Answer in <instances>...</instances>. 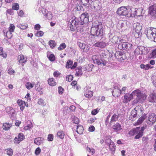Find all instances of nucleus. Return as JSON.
I'll list each match as a JSON object with an SVG mask.
<instances>
[{
  "mask_svg": "<svg viewBox=\"0 0 156 156\" xmlns=\"http://www.w3.org/2000/svg\"><path fill=\"white\" fill-rule=\"evenodd\" d=\"M138 128L136 127V128L131 130L129 131V134L130 136H133L134 135L136 134V132L138 131Z\"/></svg>",
  "mask_w": 156,
  "mask_h": 156,
  "instance_id": "39",
  "label": "nucleus"
},
{
  "mask_svg": "<svg viewBox=\"0 0 156 156\" xmlns=\"http://www.w3.org/2000/svg\"><path fill=\"white\" fill-rule=\"evenodd\" d=\"M43 140V138L42 137L36 138L34 140V143L37 145H39L42 143V141Z\"/></svg>",
  "mask_w": 156,
  "mask_h": 156,
  "instance_id": "29",
  "label": "nucleus"
},
{
  "mask_svg": "<svg viewBox=\"0 0 156 156\" xmlns=\"http://www.w3.org/2000/svg\"><path fill=\"white\" fill-rule=\"evenodd\" d=\"M119 117V114H114L112 116L111 120L110 122V123L111 124V123L112 122H115L117 121Z\"/></svg>",
  "mask_w": 156,
  "mask_h": 156,
  "instance_id": "31",
  "label": "nucleus"
},
{
  "mask_svg": "<svg viewBox=\"0 0 156 156\" xmlns=\"http://www.w3.org/2000/svg\"><path fill=\"white\" fill-rule=\"evenodd\" d=\"M37 104L43 106H44L46 104L45 101L42 98H39L38 99Z\"/></svg>",
  "mask_w": 156,
  "mask_h": 156,
  "instance_id": "38",
  "label": "nucleus"
},
{
  "mask_svg": "<svg viewBox=\"0 0 156 156\" xmlns=\"http://www.w3.org/2000/svg\"><path fill=\"white\" fill-rule=\"evenodd\" d=\"M121 90L119 88H115L112 92V95L115 97H118L121 94Z\"/></svg>",
  "mask_w": 156,
  "mask_h": 156,
  "instance_id": "22",
  "label": "nucleus"
},
{
  "mask_svg": "<svg viewBox=\"0 0 156 156\" xmlns=\"http://www.w3.org/2000/svg\"><path fill=\"white\" fill-rule=\"evenodd\" d=\"M108 52H105V51H102L101 53V56L103 57L104 58H107V55H108Z\"/></svg>",
  "mask_w": 156,
  "mask_h": 156,
  "instance_id": "57",
  "label": "nucleus"
},
{
  "mask_svg": "<svg viewBox=\"0 0 156 156\" xmlns=\"http://www.w3.org/2000/svg\"><path fill=\"white\" fill-rule=\"evenodd\" d=\"M27 123V125L24 128V129L25 130H29L33 127V124L30 121H28Z\"/></svg>",
  "mask_w": 156,
  "mask_h": 156,
  "instance_id": "30",
  "label": "nucleus"
},
{
  "mask_svg": "<svg viewBox=\"0 0 156 156\" xmlns=\"http://www.w3.org/2000/svg\"><path fill=\"white\" fill-rule=\"evenodd\" d=\"M141 115H142L141 116L137 122L134 124V126H136L141 124L147 117V114H142Z\"/></svg>",
  "mask_w": 156,
  "mask_h": 156,
  "instance_id": "16",
  "label": "nucleus"
},
{
  "mask_svg": "<svg viewBox=\"0 0 156 156\" xmlns=\"http://www.w3.org/2000/svg\"><path fill=\"white\" fill-rule=\"evenodd\" d=\"M100 2L98 0H95L92 1L90 4V7L94 9H97L99 5Z\"/></svg>",
  "mask_w": 156,
  "mask_h": 156,
  "instance_id": "21",
  "label": "nucleus"
},
{
  "mask_svg": "<svg viewBox=\"0 0 156 156\" xmlns=\"http://www.w3.org/2000/svg\"><path fill=\"white\" fill-rule=\"evenodd\" d=\"M76 76H81L83 74L82 67L81 66L78 67L76 69Z\"/></svg>",
  "mask_w": 156,
  "mask_h": 156,
  "instance_id": "27",
  "label": "nucleus"
},
{
  "mask_svg": "<svg viewBox=\"0 0 156 156\" xmlns=\"http://www.w3.org/2000/svg\"><path fill=\"white\" fill-rule=\"evenodd\" d=\"M99 110V109L98 108L94 109L92 111L91 114L93 115H95L98 112Z\"/></svg>",
  "mask_w": 156,
  "mask_h": 156,
  "instance_id": "55",
  "label": "nucleus"
},
{
  "mask_svg": "<svg viewBox=\"0 0 156 156\" xmlns=\"http://www.w3.org/2000/svg\"><path fill=\"white\" fill-rule=\"evenodd\" d=\"M130 10L129 11L130 13L129 15V17H133L135 16L136 15H138L139 14H136V12L137 11L136 9L134 8H130Z\"/></svg>",
  "mask_w": 156,
  "mask_h": 156,
  "instance_id": "23",
  "label": "nucleus"
},
{
  "mask_svg": "<svg viewBox=\"0 0 156 156\" xmlns=\"http://www.w3.org/2000/svg\"><path fill=\"white\" fill-rule=\"evenodd\" d=\"M45 16L46 18L48 20H51L52 18V14L50 12L46 13Z\"/></svg>",
  "mask_w": 156,
  "mask_h": 156,
  "instance_id": "45",
  "label": "nucleus"
},
{
  "mask_svg": "<svg viewBox=\"0 0 156 156\" xmlns=\"http://www.w3.org/2000/svg\"><path fill=\"white\" fill-rule=\"evenodd\" d=\"M57 135L60 138L63 139L64 137L65 133L63 131L60 130L57 132Z\"/></svg>",
  "mask_w": 156,
  "mask_h": 156,
  "instance_id": "36",
  "label": "nucleus"
},
{
  "mask_svg": "<svg viewBox=\"0 0 156 156\" xmlns=\"http://www.w3.org/2000/svg\"><path fill=\"white\" fill-rule=\"evenodd\" d=\"M19 8V5L17 3H14L12 5V8L13 9L15 10H18Z\"/></svg>",
  "mask_w": 156,
  "mask_h": 156,
  "instance_id": "49",
  "label": "nucleus"
},
{
  "mask_svg": "<svg viewBox=\"0 0 156 156\" xmlns=\"http://www.w3.org/2000/svg\"><path fill=\"white\" fill-rule=\"evenodd\" d=\"M123 40L121 39L120 40L121 43H119L118 46V48L120 50H129L132 48V44L127 42H122Z\"/></svg>",
  "mask_w": 156,
  "mask_h": 156,
  "instance_id": "8",
  "label": "nucleus"
},
{
  "mask_svg": "<svg viewBox=\"0 0 156 156\" xmlns=\"http://www.w3.org/2000/svg\"><path fill=\"white\" fill-rule=\"evenodd\" d=\"M5 150H7V154L9 156H12L13 154V151L12 150L9 148L8 149H6Z\"/></svg>",
  "mask_w": 156,
  "mask_h": 156,
  "instance_id": "51",
  "label": "nucleus"
},
{
  "mask_svg": "<svg viewBox=\"0 0 156 156\" xmlns=\"http://www.w3.org/2000/svg\"><path fill=\"white\" fill-rule=\"evenodd\" d=\"M149 14L153 16L156 15V6L152 5L149 7Z\"/></svg>",
  "mask_w": 156,
  "mask_h": 156,
  "instance_id": "18",
  "label": "nucleus"
},
{
  "mask_svg": "<svg viewBox=\"0 0 156 156\" xmlns=\"http://www.w3.org/2000/svg\"><path fill=\"white\" fill-rule=\"evenodd\" d=\"M77 81L75 80L73 81L71 83V85L73 86H74V87H76V89L78 90V88L77 86Z\"/></svg>",
  "mask_w": 156,
  "mask_h": 156,
  "instance_id": "61",
  "label": "nucleus"
},
{
  "mask_svg": "<svg viewBox=\"0 0 156 156\" xmlns=\"http://www.w3.org/2000/svg\"><path fill=\"white\" fill-rule=\"evenodd\" d=\"M133 95H136L137 99L142 102L145 100L146 97L145 94L141 92L139 89H136L132 92Z\"/></svg>",
  "mask_w": 156,
  "mask_h": 156,
  "instance_id": "7",
  "label": "nucleus"
},
{
  "mask_svg": "<svg viewBox=\"0 0 156 156\" xmlns=\"http://www.w3.org/2000/svg\"><path fill=\"white\" fill-rule=\"evenodd\" d=\"M54 136L53 135L49 134L48 136V140L49 141H52L53 140Z\"/></svg>",
  "mask_w": 156,
  "mask_h": 156,
  "instance_id": "58",
  "label": "nucleus"
},
{
  "mask_svg": "<svg viewBox=\"0 0 156 156\" xmlns=\"http://www.w3.org/2000/svg\"><path fill=\"white\" fill-rule=\"evenodd\" d=\"M106 143L108 146L110 150L112 152H114L115 150V146L114 142L108 138L106 140Z\"/></svg>",
  "mask_w": 156,
  "mask_h": 156,
  "instance_id": "12",
  "label": "nucleus"
},
{
  "mask_svg": "<svg viewBox=\"0 0 156 156\" xmlns=\"http://www.w3.org/2000/svg\"><path fill=\"white\" fill-rule=\"evenodd\" d=\"M73 61H71L70 60H69L67 62L66 67L67 68H71L72 66V65L73 64Z\"/></svg>",
  "mask_w": 156,
  "mask_h": 156,
  "instance_id": "42",
  "label": "nucleus"
},
{
  "mask_svg": "<svg viewBox=\"0 0 156 156\" xmlns=\"http://www.w3.org/2000/svg\"><path fill=\"white\" fill-rule=\"evenodd\" d=\"M49 44L51 48H53L55 46L56 43L55 41L51 40L49 41Z\"/></svg>",
  "mask_w": 156,
  "mask_h": 156,
  "instance_id": "43",
  "label": "nucleus"
},
{
  "mask_svg": "<svg viewBox=\"0 0 156 156\" xmlns=\"http://www.w3.org/2000/svg\"><path fill=\"white\" fill-rule=\"evenodd\" d=\"M73 79V77L72 75H68L66 77V80L69 82L71 81Z\"/></svg>",
  "mask_w": 156,
  "mask_h": 156,
  "instance_id": "56",
  "label": "nucleus"
},
{
  "mask_svg": "<svg viewBox=\"0 0 156 156\" xmlns=\"http://www.w3.org/2000/svg\"><path fill=\"white\" fill-rule=\"evenodd\" d=\"M141 115H142L141 116L137 122L134 124V126H136L141 124L147 117V114H142Z\"/></svg>",
  "mask_w": 156,
  "mask_h": 156,
  "instance_id": "17",
  "label": "nucleus"
},
{
  "mask_svg": "<svg viewBox=\"0 0 156 156\" xmlns=\"http://www.w3.org/2000/svg\"><path fill=\"white\" fill-rule=\"evenodd\" d=\"M151 58H156V48L154 49L151 53L150 54Z\"/></svg>",
  "mask_w": 156,
  "mask_h": 156,
  "instance_id": "46",
  "label": "nucleus"
},
{
  "mask_svg": "<svg viewBox=\"0 0 156 156\" xmlns=\"http://www.w3.org/2000/svg\"><path fill=\"white\" fill-rule=\"evenodd\" d=\"M133 33L136 38H138L140 35L141 34L142 26L138 23H135L133 24Z\"/></svg>",
  "mask_w": 156,
  "mask_h": 156,
  "instance_id": "5",
  "label": "nucleus"
},
{
  "mask_svg": "<svg viewBox=\"0 0 156 156\" xmlns=\"http://www.w3.org/2000/svg\"><path fill=\"white\" fill-rule=\"evenodd\" d=\"M35 83L34 82L32 83L30 82H27L26 84V87L29 90H30L34 86Z\"/></svg>",
  "mask_w": 156,
  "mask_h": 156,
  "instance_id": "33",
  "label": "nucleus"
},
{
  "mask_svg": "<svg viewBox=\"0 0 156 156\" xmlns=\"http://www.w3.org/2000/svg\"><path fill=\"white\" fill-rule=\"evenodd\" d=\"M44 34V33L42 31H37L35 34V36L38 37H41Z\"/></svg>",
  "mask_w": 156,
  "mask_h": 156,
  "instance_id": "47",
  "label": "nucleus"
},
{
  "mask_svg": "<svg viewBox=\"0 0 156 156\" xmlns=\"http://www.w3.org/2000/svg\"><path fill=\"white\" fill-rule=\"evenodd\" d=\"M147 36L148 39L156 42V28L150 27L148 28Z\"/></svg>",
  "mask_w": 156,
  "mask_h": 156,
  "instance_id": "4",
  "label": "nucleus"
},
{
  "mask_svg": "<svg viewBox=\"0 0 156 156\" xmlns=\"http://www.w3.org/2000/svg\"><path fill=\"white\" fill-rule=\"evenodd\" d=\"M76 129V132L78 133L81 134L83 133L84 129L82 126L79 125L77 126Z\"/></svg>",
  "mask_w": 156,
  "mask_h": 156,
  "instance_id": "28",
  "label": "nucleus"
},
{
  "mask_svg": "<svg viewBox=\"0 0 156 156\" xmlns=\"http://www.w3.org/2000/svg\"><path fill=\"white\" fill-rule=\"evenodd\" d=\"M90 49V47L87 44H85L82 49L83 51L85 52H87L89 51Z\"/></svg>",
  "mask_w": 156,
  "mask_h": 156,
  "instance_id": "44",
  "label": "nucleus"
},
{
  "mask_svg": "<svg viewBox=\"0 0 156 156\" xmlns=\"http://www.w3.org/2000/svg\"><path fill=\"white\" fill-rule=\"evenodd\" d=\"M87 149L89 152H91L93 154L95 153V150L93 148H90V147H87Z\"/></svg>",
  "mask_w": 156,
  "mask_h": 156,
  "instance_id": "59",
  "label": "nucleus"
},
{
  "mask_svg": "<svg viewBox=\"0 0 156 156\" xmlns=\"http://www.w3.org/2000/svg\"><path fill=\"white\" fill-rule=\"evenodd\" d=\"M0 55L4 58H6L7 54L5 53H3V48L2 47H0Z\"/></svg>",
  "mask_w": 156,
  "mask_h": 156,
  "instance_id": "48",
  "label": "nucleus"
},
{
  "mask_svg": "<svg viewBox=\"0 0 156 156\" xmlns=\"http://www.w3.org/2000/svg\"><path fill=\"white\" fill-rule=\"evenodd\" d=\"M156 121V115L154 113L149 114L146 120L147 124L150 126L153 125Z\"/></svg>",
  "mask_w": 156,
  "mask_h": 156,
  "instance_id": "9",
  "label": "nucleus"
},
{
  "mask_svg": "<svg viewBox=\"0 0 156 156\" xmlns=\"http://www.w3.org/2000/svg\"><path fill=\"white\" fill-rule=\"evenodd\" d=\"M149 101L151 102H154L155 101L156 98V93H151L149 97Z\"/></svg>",
  "mask_w": 156,
  "mask_h": 156,
  "instance_id": "26",
  "label": "nucleus"
},
{
  "mask_svg": "<svg viewBox=\"0 0 156 156\" xmlns=\"http://www.w3.org/2000/svg\"><path fill=\"white\" fill-rule=\"evenodd\" d=\"M106 44L105 42L103 41H98L97 42L94 43L93 46L100 48H104L106 46Z\"/></svg>",
  "mask_w": 156,
  "mask_h": 156,
  "instance_id": "19",
  "label": "nucleus"
},
{
  "mask_svg": "<svg viewBox=\"0 0 156 156\" xmlns=\"http://www.w3.org/2000/svg\"><path fill=\"white\" fill-rule=\"evenodd\" d=\"M41 149L39 147L37 148L35 151V154L36 155H38L40 153Z\"/></svg>",
  "mask_w": 156,
  "mask_h": 156,
  "instance_id": "60",
  "label": "nucleus"
},
{
  "mask_svg": "<svg viewBox=\"0 0 156 156\" xmlns=\"http://www.w3.org/2000/svg\"><path fill=\"white\" fill-rule=\"evenodd\" d=\"M112 128L114 132L117 133H119L122 129L121 124L118 122L115 123L113 126Z\"/></svg>",
  "mask_w": 156,
  "mask_h": 156,
  "instance_id": "15",
  "label": "nucleus"
},
{
  "mask_svg": "<svg viewBox=\"0 0 156 156\" xmlns=\"http://www.w3.org/2000/svg\"><path fill=\"white\" fill-rule=\"evenodd\" d=\"M119 40V38L117 36H113L111 39V42L114 44L117 43Z\"/></svg>",
  "mask_w": 156,
  "mask_h": 156,
  "instance_id": "37",
  "label": "nucleus"
},
{
  "mask_svg": "<svg viewBox=\"0 0 156 156\" xmlns=\"http://www.w3.org/2000/svg\"><path fill=\"white\" fill-rule=\"evenodd\" d=\"M130 7L126 6H121L119 8L117 11V13L120 16H125L129 17L130 12Z\"/></svg>",
  "mask_w": 156,
  "mask_h": 156,
  "instance_id": "6",
  "label": "nucleus"
},
{
  "mask_svg": "<svg viewBox=\"0 0 156 156\" xmlns=\"http://www.w3.org/2000/svg\"><path fill=\"white\" fill-rule=\"evenodd\" d=\"M12 36V32L8 31L6 32V36L9 39L11 38Z\"/></svg>",
  "mask_w": 156,
  "mask_h": 156,
  "instance_id": "54",
  "label": "nucleus"
},
{
  "mask_svg": "<svg viewBox=\"0 0 156 156\" xmlns=\"http://www.w3.org/2000/svg\"><path fill=\"white\" fill-rule=\"evenodd\" d=\"M133 98V94L132 92L129 96L125 95L124 96V99L123 101V102L125 103H127L130 101Z\"/></svg>",
  "mask_w": 156,
  "mask_h": 156,
  "instance_id": "20",
  "label": "nucleus"
},
{
  "mask_svg": "<svg viewBox=\"0 0 156 156\" xmlns=\"http://www.w3.org/2000/svg\"><path fill=\"white\" fill-rule=\"evenodd\" d=\"M66 47V46L65 43H62L60 45L59 47L58 48V49L59 50H62L65 48Z\"/></svg>",
  "mask_w": 156,
  "mask_h": 156,
  "instance_id": "50",
  "label": "nucleus"
},
{
  "mask_svg": "<svg viewBox=\"0 0 156 156\" xmlns=\"http://www.w3.org/2000/svg\"><path fill=\"white\" fill-rule=\"evenodd\" d=\"M98 56L96 55H93L92 57V59L94 63H96L98 65L105 66L106 65V63L103 60L100 61L98 58Z\"/></svg>",
  "mask_w": 156,
  "mask_h": 156,
  "instance_id": "13",
  "label": "nucleus"
},
{
  "mask_svg": "<svg viewBox=\"0 0 156 156\" xmlns=\"http://www.w3.org/2000/svg\"><path fill=\"white\" fill-rule=\"evenodd\" d=\"M137 128H138V131H136V134H137V135L135 137V139H139L142 136L144 129L143 126L141 127L140 128V127H137Z\"/></svg>",
  "mask_w": 156,
  "mask_h": 156,
  "instance_id": "14",
  "label": "nucleus"
},
{
  "mask_svg": "<svg viewBox=\"0 0 156 156\" xmlns=\"http://www.w3.org/2000/svg\"><path fill=\"white\" fill-rule=\"evenodd\" d=\"M143 112L144 108L141 105H138L132 111L131 116L129 117V119L133 121V119H132L133 117L135 118L137 115L140 116L141 115H142Z\"/></svg>",
  "mask_w": 156,
  "mask_h": 156,
  "instance_id": "3",
  "label": "nucleus"
},
{
  "mask_svg": "<svg viewBox=\"0 0 156 156\" xmlns=\"http://www.w3.org/2000/svg\"><path fill=\"white\" fill-rule=\"evenodd\" d=\"M85 91L84 95L86 98H90L93 96V92L91 90H89L88 89H87Z\"/></svg>",
  "mask_w": 156,
  "mask_h": 156,
  "instance_id": "25",
  "label": "nucleus"
},
{
  "mask_svg": "<svg viewBox=\"0 0 156 156\" xmlns=\"http://www.w3.org/2000/svg\"><path fill=\"white\" fill-rule=\"evenodd\" d=\"M47 57L51 61L53 62L55 60V57L53 54H50V55H47Z\"/></svg>",
  "mask_w": 156,
  "mask_h": 156,
  "instance_id": "40",
  "label": "nucleus"
},
{
  "mask_svg": "<svg viewBox=\"0 0 156 156\" xmlns=\"http://www.w3.org/2000/svg\"><path fill=\"white\" fill-rule=\"evenodd\" d=\"M27 61V58L25 57L23 55H21L20 56V63L22 64L23 66V64L25 63Z\"/></svg>",
  "mask_w": 156,
  "mask_h": 156,
  "instance_id": "35",
  "label": "nucleus"
},
{
  "mask_svg": "<svg viewBox=\"0 0 156 156\" xmlns=\"http://www.w3.org/2000/svg\"><path fill=\"white\" fill-rule=\"evenodd\" d=\"M61 73L58 71H55L53 73V76L55 77H57L59 76L60 75Z\"/></svg>",
  "mask_w": 156,
  "mask_h": 156,
  "instance_id": "62",
  "label": "nucleus"
},
{
  "mask_svg": "<svg viewBox=\"0 0 156 156\" xmlns=\"http://www.w3.org/2000/svg\"><path fill=\"white\" fill-rule=\"evenodd\" d=\"M115 55V58L119 61L121 62L126 58V55L121 51H116Z\"/></svg>",
  "mask_w": 156,
  "mask_h": 156,
  "instance_id": "10",
  "label": "nucleus"
},
{
  "mask_svg": "<svg viewBox=\"0 0 156 156\" xmlns=\"http://www.w3.org/2000/svg\"><path fill=\"white\" fill-rule=\"evenodd\" d=\"M47 81L48 84L51 86H54L57 84V83L55 79L53 78H49L48 79Z\"/></svg>",
  "mask_w": 156,
  "mask_h": 156,
  "instance_id": "24",
  "label": "nucleus"
},
{
  "mask_svg": "<svg viewBox=\"0 0 156 156\" xmlns=\"http://www.w3.org/2000/svg\"><path fill=\"white\" fill-rule=\"evenodd\" d=\"M5 110L9 114L13 113H14V110L12 107H7L5 108Z\"/></svg>",
  "mask_w": 156,
  "mask_h": 156,
  "instance_id": "41",
  "label": "nucleus"
},
{
  "mask_svg": "<svg viewBox=\"0 0 156 156\" xmlns=\"http://www.w3.org/2000/svg\"><path fill=\"white\" fill-rule=\"evenodd\" d=\"M12 126V125L11 124L5 123L3 124L2 128L5 130H8Z\"/></svg>",
  "mask_w": 156,
  "mask_h": 156,
  "instance_id": "32",
  "label": "nucleus"
},
{
  "mask_svg": "<svg viewBox=\"0 0 156 156\" xmlns=\"http://www.w3.org/2000/svg\"><path fill=\"white\" fill-rule=\"evenodd\" d=\"M77 44L80 49H83L86 44L80 42H77Z\"/></svg>",
  "mask_w": 156,
  "mask_h": 156,
  "instance_id": "53",
  "label": "nucleus"
},
{
  "mask_svg": "<svg viewBox=\"0 0 156 156\" xmlns=\"http://www.w3.org/2000/svg\"><path fill=\"white\" fill-rule=\"evenodd\" d=\"M58 92L59 94H62L63 92L64 89L61 87H58Z\"/></svg>",
  "mask_w": 156,
  "mask_h": 156,
  "instance_id": "63",
  "label": "nucleus"
},
{
  "mask_svg": "<svg viewBox=\"0 0 156 156\" xmlns=\"http://www.w3.org/2000/svg\"><path fill=\"white\" fill-rule=\"evenodd\" d=\"M88 13L82 14L80 18H75L74 19L70 20L69 26L71 30L74 31L76 29L77 26L78 24L83 25L88 22Z\"/></svg>",
  "mask_w": 156,
  "mask_h": 156,
  "instance_id": "1",
  "label": "nucleus"
},
{
  "mask_svg": "<svg viewBox=\"0 0 156 156\" xmlns=\"http://www.w3.org/2000/svg\"><path fill=\"white\" fill-rule=\"evenodd\" d=\"M28 104H26L25 102L23 101H20V109L23 110L25 108V106H28Z\"/></svg>",
  "mask_w": 156,
  "mask_h": 156,
  "instance_id": "34",
  "label": "nucleus"
},
{
  "mask_svg": "<svg viewBox=\"0 0 156 156\" xmlns=\"http://www.w3.org/2000/svg\"><path fill=\"white\" fill-rule=\"evenodd\" d=\"M146 51L145 48L142 46H138L134 51V53L136 55L145 53Z\"/></svg>",
  "mask_w": 156,
  "mask_h": 156,
  "instance_id": "11",
  "label": "nucleus"
},
{
  "mask_svg": "<svg viewBox=\"0 0 156 156\" xmlns=\"http://www.w3.org/2000/svg\"><path fill=\"white\" fill-rule=\"evenodd\" d=\"M103 30L102 23L98 21H96L93 23L90 34L93 36H101L103 34Z\"/></svg>",
  "mask_w": 156,
  "mask_h": 156,
  "instance_id": "2",
  "label": "nucleus"
},
{
  "mask_svg": "<svg viewBox=\"0 0 156 156\" xmlns=\"http://www.w3.org/2000/svg\"><path fill=\"white\" fill-rule=\"evenodd\" d=\"M28 27L27 25V24H22L21 26L20 27V29L22 30H25L27 29Z\"/></svg>",
  "mask_w": 156,
  "mask_h": 156,
  "instance_id": "64",
  "label": "nucleus"
},
{
  "mask_svg": "<svg viewBox=\"0 0 156 156\" xmlns=\"http://www.w3.org/2000/svg\"><path fill=\"white\" fill-rule=\"evenodd\" d=\"M15 27L14 25L12 24H11L10 25V27L9 28V31L11 32H13L14 30Z\"/></svg>",
  "mask_w": 156,
  "mask_h": 156,
  "instance_id": "52",
  "label": "nucleus"
}]
</instances>
